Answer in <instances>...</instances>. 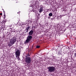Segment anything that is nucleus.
Wrapping results in <instances>:
<instances>
[{"label":"nucleus","mask_w":76,"mask_h":76,"mask_svg":"<svg viewBox=\"0 0 76 76\" xmlns=\"http://www.w3.org/2000/svg\"><path fill=\"white\" fill-rule=\"evenodd\" d=\"M17 38L16 37H14L12 38V39H11L10 41V42L8 44V45L9 47H11L12 46L13 44H14L15 42H16L17 41Z\"/></svg>","instance_id":"obj_1"},{"label":"nucleus","mask_w":76,"mask_h":76,"mask_svg":"<svg viewBox=\"0 0 76 76\" xmlns=\"http://www.w3.org/2000/svg\"><path fill=\"white\" fill-rule=\"evenodd\" d=\"M47 69H48V71L50 73L53 72L55 71V70L56 69L55 68L54 66H49L47 67Z\"/></svg>","instance_id":"obj_2"},{"label":"nucleus","mask_w":76,"mask_h":76,"mask_svg":"<svg viewBox=\"0 0 76 76\" xmlns=\"http://www.w3.org/2000/svg\"><path fill=\"white\" fill-rule=\"evenodd\" d=\"M32 38L33 37L32 36L29 35L27 37V39L26 40V41L24 42V44H28V43L30 42L31 41Z\"/></svg>","instance_id":"obj_3"},{"label":"nucleus","mask_w":76,"mask_h":76,"mask_svg":"<svg viewBox=\"0 0 76 76\" xmlns=\"http://www.w3.org/2000/svg\"><path fill=\"white\" fill-rule=\"evenodd\" d=\"M15 54L16 55V57L18 59H19L20 58V56L21 54L20 50H17V51H15Z\"/></svg>","instance_id":"obj_4"},{"label":"nucleus","mask_w":76,"mask_h":76,"mask_svg":"<svg viewBox=\"0 0 76 76\" xmlns=\"http://www.w3.org/2000/svg\"><path fill=\"white\" fill-rule=\"evenodd\" d=\"M25 61L27 64H30L31 63V58L30 57H27L25 58Z\"/></svg>","instance_id":"obj_5"},{"label":"nucleus","mask_w":76,"mask_h":76,"mask_svg":"<svg viewBox=\"0 0 76 76\" xmlns=\"http://www.w3.org/2000/svg\"><path fill=\"white\" fill-rule=\"evenodd\" d=\"M34 33V31L33 30H31L30 32L28 33L29 35L31 36L33 35V34Z\"/></svg>","instance_id":"obj_6"},{"label":"nucleus","mask_w":76,"mask_h":76,"mask_svg":"<svg viewBox=\"0 0 76 76\" xmlns=\"http://www.w3.org/2000/svg\"><path fill=\"white\" fill-rule=\"evenodd\" d=\"M37 25H36L35 24H34V26H33V27H32V30L33 31H34V30H35V28L36 29L37 28ZM33 28H34V29H33Z\"/></svg>","instance_id":"obj_7"},{"label":"nucleus","mask_w":76,"mask_h":76,"mask_svg":"<svg viewBox=\"0 0 76 76\" xmlns=\"http://www.w3.org/2000/svg\"><path fill=\"white\" fill-rule=\"evenodd\" d=\"M29 28H30V27L29 26L27 27L26 28V29L25 30V31H26V32H28V30L29 29Z\"/></svg>","instance_id":"obj_8"},{"label":"nucleus","mask_w":76,"mask_h":76,"mask_svg":"<svg viewBox=\"0 0 76 76\" xmlns=\"http://www.w3.org/2000/svg\"><path fill=\"white\" fill-rule=\"evenodd\" d=\"M43 10L41 9H39V12L40 13H41L43 11Z\"/></svg>","instance_id":"obj_9"},{"label":"nucleus","mask_w":76,"mask_h":76,"mask_svg":"<svg viewBox=\"0 0 76 76\" xmlns=\"http://www.w3.org/2000/svg\"><path fill=\"white\" fill-rule=\"evenodd\" d=\"M13 25H11L9 26V27L10 28V29H12V28H13Z\"/></svg>","instance_id":"obj_10"},{"label":"nucleus","mask_w":76,"mask_h":76,"mask_svg":"<svg viewBox=\"0 0 76 76\" xmlns=\"http://www.w3.org/2000/svg\"><path fill=\"white\" fill-rule=\"evenodd\" d=\"M49 16H53V13H50L49 14Z\"/></svg>","instance_id":"obj_11"},{"label":"nucleus","mask_w":76,"mask_h":76,"mask_svg":"<svg viewBox=\"0 0 76 76\" xmlns=\"http://www.w3.org/2000/svg\"><path fill=\"white\" fill-rule=\"evenodd\" d=\"M40 9H43V8H44V7L43 6H40Z\"/></svg>","instance_id":"obj_12"},{"label":"nucleus","mask_w":76,"mask_h":76,"mask_svg":"<svg viewBox=\"0 0 76 76\" xmlns=\"http://www.w3.org/2000/svg\"><path fill=\"white\" fill-rule=\"evenodd\" d=\"M40 46H39V45H37L36 46V48H40Z\"/></svg>","instance_id":"obj_13"},{"label":"nucleus","mask_w":76,"mask_h":76,"mask_svg":"<svg viewBox=\"0 0 76 76\" xmlns=\"http://www.w3.org/2000/svg\"><path fill=\"white\" fill-rule=\"evenodd\" d=\"M4 18H6L5 13L4 14Z\"/></svg>","instance_id":"obj_14"},{"label":"nucleus","mask_w":76,"mask_h":76,"mask_svg":"<svg viewBox=\"0 0 76 76\" xmlns=\"http://www.w3.org/2000/svg\"><path fill=\"white\" fill-rule=\"evenodd\" d=\"M12 32H15V30H12Z\"/></svg>","instance_id":"obj_15"},{"label":"nucleus","mask_w":76,"mask_h":76,"mask_svg":"<svg viewBox=\"0 0 76 76\" xmlns=\"http://www.w3.org/2000/svg\"><path fill=\"white\" fill-rule=\"evenodd\" d=\"M2 10H3V12H4V13H5V12L4 11V10L3 9H2Z\"/></svg>","instance_id":"obj_16"},{"label":"nucleus","mask_w":76,"mask_h":76,"mask_svg":"<svg viewBox=\"0 0 76 76\" xmlns=\"http://www.w3.org/2000/svg\"><path fill=\"white\" fill-rule=\"evenodd\" d=\"M28 22H29V23H31L33 22L32 21H28Z\"/></svg>","instance_id":"obj_17"},{"label":"nucleus","mask_w":76,"mask_h":76,"mask_svg":"<svg viewBox=\"0 0 76 76\" xmlns=\"http://www.w3.org/2000/svg\"><path fill=\"white\" fill-rule=\"evenodd\" d=\"M48 19H50L51 18V17H50V16H49L48 17Z\"/></svg>","instance_id":"obj_18"},{"label":"nucleus","mask_w":76,"mask_h":76,"mask_svg":"<svg viewBox=\"0 0 76 76\" xmlns=\"http://www.w3.org/2000/svg\"><path fill=\"white\" fill-rule=\"evenodd\" d=\"M75 56L76 57V53H75Z\"/></svg>","instance_id":"obj_19"},{"label":"nucleus","mask_w":76,"mask_h":76,"mask_svg":"<svg viewBox=\"0 0 76 76\" xmlns=\"http://www.w3.org/2000/svg\"><path fill=\"white\" fill-rule=\"evenodd\" d=\"M2 15V13H0V15Z\"/></svg>","instance_id":"obj_20"},{"label":"nucleus","mask_w":76,"mask_h":76,"mask_svg":"<svg viewBox=\"0 0 76 76\" xmlns=\"http://www.w3.org/2000/svg\"><path fill=\"white\" fill-rule=\"evenodd\" d=\"M31 12H32V11L34 12V10H31Z\"/></svg>","instance_id":"obj_21"},{"label":"nucleus","mask_w":76,"mask_h":76,"mask_svg":"<svg viewBox=\"0 0 76 76\" xmlns=\"http://www.w3.org/2000/svg\"><path fill=\"white\" fill-rule=\"evenodd\" d=\"M62 17H61V15L60 16V17L61 18Z\"/></svg>","instance_id":"obj_22"},{"label":"nucleus","mask_w":76,"mask_h":76,"mask_svg":"<svg viewBox=\"0 0 76 76\" xmlns=\"http://www.w3.org/2000/svg\"><path fill=\"white\" fill-rule=\"evenodd\" d=\"M17 13H18V14L20 13H19V12H18Z\"/></svg>","instance_id":"obj_23"},{"label":"nucleus","mask_w":76,"mask_h":76,"mask_svg":"<svg viewBox=\"0 0 76 76\" xmlns=\"http://www.w3.org/2000/svg\"><path fill=\"white\" fill-rule=\"evenodd\" d=\"M51 20H53V18H51Z\"/></svg>","instance_id":"obj_24"},{"label":"nucleus","mask_w":76,"mask_h":76,"mask_svg":"<svg viewBox=\"0 0 76 76\" xmlns=\"http://www.w3.org/2000/svg\"><path fill=\"white\" fill-rule=\"evenodd\" d=\"M9 35V34H8L7 36H8Z\"/></svg>","instance_id":"obj_25"},{"label":"nucleus","mask_w":76,"mask_h":76,"mask_svg":"<svg viewBox=\"0 0 76 76\" xmlns=\"http://www.w3.org/2000/svg\"><path fill=\"white\" fill-rule=\"evenodd\" d=\"M10 34V33H9V35Z\"/></svg>","instance_id":"obj_26"},{"label":"nucleus","mask_w":76,"mask_h":76,"mask_svg":"<svg viewBox=\"0 0 76 76\" xmlns=\"http://www.w3.org/2000/svg\"><path fill=\"white\" fill-rule=\"evenodd\" d=\"M41 6H42V5H41Z\"/></svg>","instance_id":"obj_27"}]
</instances>
